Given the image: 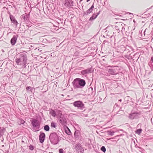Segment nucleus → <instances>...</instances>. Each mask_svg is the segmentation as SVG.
I'll return each mask as SVG.
<instances>
[{
	"label": "nucleus",
	"mask_w": 153,
	"mask_h": 153,
	"mask_svg": "<svg viewBox=\"0 0 153 153\" xmlns=\"http://www.w3.org/2000/svg\"><path fill=\"white\" fill-rule=\"evenodd\" d=\"M75 149L78 153H83L84 152V149L81 145L79 143H78L75 145Z\"/></svg>",
	"instance_id": "0eeeda50"
},
{
	"label": "nucleus",
	"mask_w": 153,
	"mask_h": 153,
	"mask_svg": "<svg viewBox=\"0 0 153 153\" xmlns=\"http://www.w3.org/2000/svg\"><path fill=\"white\" fill-rule=\"evenodd\" d=\"M95 15V14H93L89 19V21H92L96 19L97 17H96Z\"/></svg>",
	"instance_id": "aec40b11"
},
{
	"label": "nucleus",
	"mask_w": 153,
	"mask_h": 153,
	"mask_svg": "<svg viewBox=\"0 0 153 153\" xmlns=\"http://www.w3.org/2000/svg\"><path fill=\"white\" fill-rule=\"evenodd\" d=\"M5 130V129L3 127H0V136H2Z\"/></svg>",
	"instance_id": "a211bd4d"
},
{
	"label": "nucleus",
	"mask_w": 153,
	"mask_h": 153,
	"mask_svg": "<svg viewBox=\"0 0 153 153\" xmlns=\"http://www.w3.org/2000/svg\"><path fill=\"white\" fill-rule=\"evenodd\" d=\"M100 12H99L97 14L95 15L96 16V17H97V16H98V15L99 14H100Z\"/></svg>",
	"instance_id": "c756f323"
},
{
	"label": "nucleus",
	"mask_w": 153,
	"mask_h": 153,
	"mask_svg": "<svg viewBox=\"0 0 153 153\" xmlns=\"http://www.w3.org/2000/svg\"><path fill=\"white\" fill-rule=\"evenodd\" d=\"M74 88H82L85 85V81L83 79L76 78L74 79L72 82Z\"/></svg>",
	"instance_id": "f257e3e1"
},
{
	"label": "nucleus",
	"mask_w": 153,
	"mask_h": 153,
	"mask_svg": "<svg viewBox=\"0 0 153 153\" xmlns=\"http://www.w3.org/2000/svg\"><path fill=\"white\" fill-rule=\"evenodd\" d=\"M107 71L110 75H116L118 74L117 70L116 68L108 67L107 68Z\"/></svg>",
	"instance_id": "423d86ee"
},
{
	"label": "nucleus",
	"mask_w": 153,
	"mask_h": 153,
	"mask_svg": "<svg viewBox=\"0 0 153 153\" xmlns=\"http://www.w3.org/2000/svg\"><path fill=\"white\" fill-rule=\"evenodd\" d=\"M151 60L152 62L153 63V56L151 57Z\"/></svg>",
	"instance_id": "7c9ffc66"
},
{
	"label": "nucleus",
	"mask_w": 153,
	"mask_h": 153,
	"mask_svg": "<svg viewBox=\"0 0 153 153\" xmlns=\"http://www.w3.org/2000/svg\"><path fill=\"white\" fill-rule=\"evenodd\" d=\"M142 131V129H138L136 131V133L138 134V135H140V134L141 131Z\"/></svg>",
	"instance_id": "393cba45"
},
{
	"label": "nucleus",
	"mask_w": 153,
	"mask_h": 153,
	"mask_svg": "<svg viewBox=\"0 0 153 153\" xmlns=\"http://www.w3.org/2000/svg\"><path fill=\"white\" fill-rule=\"evenodd\" d=\"M31 123L33 126V129L34 131H38L39 130L40 123L37 119H33L31 121Z\"/></svg>",
	"instance_id": "20e7f679"
},
{
	"label": "nucleus",
	"mask_w": 153,
	"mask_h": 153,
	"mask_svg": "<svg viewBox=\"0 0 153 153\" xmlns=\"http://www.w3.org/2000/svg\"><path fill=\"white\" fill-rule=\"evenodd\" d=\"M73 104L74 107L78 109L83 110L85 109V105L82 101L80 100L75 101L73 103Z\"/></svg>",
	"instance_id": "39448f33"
},
{
	"label": "nucleus",
	"mask_w": 153,
	"mask_h": 153,
	"mask_svg": "<svg viewBox=\"0 0 153 153\" xmlns=\"http://www.w3.org/2000/svg\"><path fill=\"white\" fill-rule=\"evenodd\" d=\"M140 114L137 113H134L129 115V118L131 119H137L139 118Z\"/></svg>",
	"instance_id": "6e6552de"
},
{
	"label": "nucleus",
	"mask_w": 153,
	"mask_h": 153,
	"mask_svg": "<svg viewBox=\"0 0 153 153\" xmlns=\"http://www.w3.org/2000/svg\"><path fill=\"white\" fill-rule=\"evenodd\" d=\"M30 13V12H29V13ZM29 13L30 14V13Z\"/></svg>",
	"instance_id": "c9c22d12"
},
{
	"label": "nucleus",
	"mask_w": 153,
	"mask_h": 153,
	"mask_svg": "<svg viewBox=\"0 0 153 153\" xmlns=\"http://www.w3.org/2000/svg\"><path fill=\"white\" fill-rule=\"evenodd\" d=\"M62 117L59 118V120L60 123L62 125H65L66 124V120L64 118Z\"/></svg>",
	"instance_id": "4468645a"
},
{
	"label": "nucleus",
	"mask_w": 153,
	"mask_h": 153,
	"mask_svg": "<svg viewBox=\"0 0 153 153\" xmlns=\"http://www.w3.org/2000/svg\"><path fill=\"white\" fill-rule=\"evenodd\" d=\"M29 148L30 149V150H33L34 149L33 146L31 145H30L29 146Z\"/></svg>",
	"instance_id": "bb28decb"
},
{
	"label": "nucleus",
	"mask_w": 153,
	"mask_h": 153,
	"mask_svg": "<svg viewBox=\"0 0 153 153\" xmlns=\"http://www.w3.org/2000/svg\"><path fill=\"white\" fill-rule=\"evenodd\" d=\"M33 88H32V87L30 86H28L26 88V90L27 91H30L31 92H32V90H33Z\"/></svg>",
	"instance_id": "5701e85b"
},
{
	"label": "nucleus",
	"mask_w": 153,
	"mask_h": 153,
	"mask_svg": "<svg viewBox=\"0 0 153 153\" xmlns=\"http://www.w3.org/2000/svg\"><path fill=\"white\" fill-rule=\"evenodd\" d=\"M10 18L12 22L14 25H15L16 27H17L18 23L17 21L15 19L14 17L12 15H10Z\"/></svg>",
	"instance_id": "9b49d317"
},
{
	"label": "nucleus",
	"mask_w": 153,
	"mask_h": 153,
	"mask_svg": "<svg viewBox=\"0 0 153 153\" xmlns=\"http://www.w3.org/2000/svg\"><path fill=\"white\" fill-rule=\"evenodd\" d=\"M29 13H25L21 16V18L23 19L24 22H27L29 20Z\"/></svg>",
	"instance_id": "1a4fd4ad"
},
{
	"label": "nucleus",
	"mask_w": 153,
	"mask_h": 153,
	"mask_svg": "<svg viewBox=\"0 0 153 153\" xmlns=\"http://www.w3.org/2000/svg\"><path fill=\"white\" fill-rule=\"evenodd\" d=\"M119 101H120V102H121L122 101V100H121V99H120V100H119Z\"/></svg>",
	"instance_id": "2f4dec72"
},
{
	"label": "nucleus",
	"mask_w": 153,
	"mask_h": 153,
	"mask_svg": "<svg viewBox=\"0 0 153 153\" xmlns=\"http://www.w3.org/2000/svg\"><path fill=\"white\" fill-rule=\"evenodd\" d=\"M45 134L44 133L40 132L39 136V140L41 143H43L45 139Z\"/></svg>",
	"instance_id": "9d476101"
},
{
	"label": "nucleus",
	"mask_w": 153,
	"mask_h": 153,
	"mask_svg": "<svg viewBox=\"0 0 153 153\" xmlns=\"http://www.w3.org/2000/svg\"><path fill=\"white\" fill-rule=\"evenodd\" d=\"M87 0V2H88V1H90V0Z\"/></svg>",
	"instance_id": "473e14b6"
},
{
	"label": "nucleus",
	"mask_w": 153,
	"mask_h": 153,
	"mask_svg": "<svg viewBox=\"0 0 153 153\" xmlns=\"http://www.w3.org/2000/svg\"><path fill=\"white\" fill-rule=\"evenodd\" d=\"M18 36L17 35H14L13 37L11 39L10 43L13 45H14L16 42Z\"/></svg>",
	"instance_id": "ddd939ff"
},
{
	"label": "nucleus",
	"mask_w": 153,
	"mask_h": 153,
	"mask_svg": "<svg viewBox=\"0 0 153 153\" xmlns=\"http://www.w3.org/2000/svg\"><path fill=\"white\" fill-rule=\"evenodd\" d=\"M94 8V4L91 6V7L88 10L86 11L85 12H84V14L85 15H87L91 13L93 11V9Z\"/></svg>",
	"instance_id": "f8f14e48"
},
{
	"label": "nucleus",
	"mask_w": 153,
	"mask_h": 153,
	"mask_svg": "<svg viewBox=\"0 0 153 153\" xmlns=\"http://www.w3.org/2000/svg\"><path fill=\"white\" fill-rule=\"evenodd\" d=\"M56 116L59 119L63 116L62 115V112L61 111L57 110H56Z\"/></svg>",
	"instance_id": "dca6fc26"
},
{
	"label": "nucleus",
	"mask_w": 153,
	"mask_h": 153,
	"mask_svg": "<svg viewBox=\"0 0 153 153\" xmlns=\"http://www.w3.org/2000/svg\"><path fill=\"white\" fill-rule=\"evenodd\" d=\"M24 123L25 121L23 120L22 119H20L19 120L18 122V123L20 125L21 124H23Z\"/></svg>",
	"instance_id": "b1692460"
},
{
	"label": "nucleus",
	"mask_w": 153,
	"mask_h": 153,
	"mask_svg": "<svg viewBox=\"0 0 153 153\" xmlns=\"http://www.w3.org/2000/svg\"><path fill=\"white\" fill-rule=\"evenodd\" d=\"M108 135L111 136L113 135L114 134V132L113 131H108Z\"/></svg>",
	"instance_id": "4be33fe9"
},
{
	"label": "nucleus",
	"mask_w": 153,
	"mask_h": 153,
	"mask_svg": "<svg viewBox=\"0 0 153 153\" xmlns=\"http://www.w3.org/2000/svg\"><path fill=\"white\" fill-rule=\"evenodd\" d=\"M125 31V28H124L123 27H122V31L123 32V31Z\"/></svg>",
	"instance_id": "c85d7f7f"
},
{
	"label": "nucleus",
	"mask_w": 153,
	"mask_h": 153,
	"mask_svg": "<svg viewBox=\"0 0 153 153\" xmlns=\"http://www.w3.org/2000/svg\"><path fill=\"white\" fill-rule=\"evenodd\" d=\"M8 153L7 152V153Z\"/></svg>",
	"instance_id": "4c0bfd02"
},
{
	"label": "nucleus",
	"mask_w": 153,
	"mask_h": 153,
	"mask_svg": "<svg viewBox=\"0 0 153 153\" xmlns=\"http://www.w3.org/2000/svg\"><path fill=\"white\" fill-rule=\"evenodd\" d=\"M49 139L51 143L54 145L57 144L60 140L59 136L55 132L50 134Z\"/></svg>",
	"instance_id": "7ed1b4c3"
},
{
	"label": "nucleus",
	"mask_w": 153,
	"mask_h": 153,
	"mask_svg": "<svg viewBox=\"0 0 153 153\" xmlns=\"http://www.w3.org/2000/svg\"><path fill=\"white\" fill-rule=\"evenodd\" d=\"M56 110H53L51 109L50 111V114L53 117H55L56 116Z\"/></svg>",
	"instance_id": "f3484780"
},
{
	"label": "nucleus",
	"mask_w": 153,
	"mask_h": 153,
	"mask_svg": "<svg viewBox=\"0 0 153 153\" xmlns=\"http://www.w3.org/2000/svg\"><path fill=\"white\" fill-rule=\"evenodd\" d=\"M101 150L104 152H105L106 151V149L105 146H102L101 148Z\"/></svg>",
	"instance_id": "a878e982"
},
{
	"label": "nucleus",
	"mask_w": 153,
	"mask_h": 153,
	"mask_svg": "<svg viewBox=\"0 0 153 153\" xmlns=\"http://www.w3.org/2000/svg\"><path fill=\"white\" fill-rule=\"evenodd\" d=\"M134 22H135V21L134 20Z\"/></svg>",
	"instance_id": "f704fd0d"
},
{
	"label": "nucleus",
	"mask_w": 153,
	"mask_h": 153,
	"mask_svg": "<svg viewBox=\"0 0 153 153\" xmlns=\"http://www.w3.org/2000/svg\"><path fill=\"white\" fill-rule=\"evenodd\" d=\"M59 153H64V151L62 149H59Z\"/></svg>",
	"instance_id": "cd10ccee"
},
{
	"label": "nucleus",
	"mask_w": 153,
	"mask_h": 153,
	"mask_svg": "<svg viewBox=\"0 0 153 153\" xmlns=\"http://www.w3.org/2000/svg\"><path fill=\"white\" fill-rule=\"evenodd\" d=\"M134 143H135V141H134Z\"/></svg>",
	"instance_id": "72a5a7b5"
},
{
	"label": "nucleus",
	"mask_w": 153,
	"mask_h": 153,
	"mask_svg": "<svg viewBox=\"0 0 153 153\" xmlns=\"http://www.w3.org/2000/svg\"><path fill=\"white\" fill-rule=\"evenodd\" d=\"M30 13V12H29V13ZM29 13L30 14V13Z\"/></svg>",
	"instance_id": "e433bc0d"
},
{
	"label": "nucleus",
	"mask_w": 153,
	"mask_h": 153,
	"mask_svg": "<svg viewBox=\"0 0 153 153\" xmlns=\"http://www.w3.org/2000/svg\"><path fill=\"white\" fill-rule=\"evenodd\" d=\"M44 129L46 131H48L50 130V128L48 125H46L44 126Z\"/></svg>",
	"instance_id": "412c9836"
},
{
	"label": "nucleus",
	"mask_w": 153,
	"mask_h": 153,
	"mask_svg": "<svg viewBox=\"0 0 153 153\" xmlns=\"http://www.w3.org/2000/svg\"><path fill=\"white\" fill-rule=\"evenodd\" d=\"M51 126L52 128H56L57 127V124L54 122H52L51 123Z\"/></svg>",
	"instance_id": "6ab92c4d"
},
{
	"label": "nucleus",
	"mask_w": 153,
	"mask_h": 153,
	"mask_svg": "<svg viewBox=\"0 0 153 153\" xmlns=\"http://www.w3.org/2000/svg\"><path fill=\"white\" fill-rule=\"evenodd\" d=\"M27 60L26 55L22 54L21 55L20 58L16 59V62L17 65H20L21 66L25 68L27 64Z\"/></svg>",
	"instance_id": "f03ea898"
},
{
	"label": "nucleus",
	"mask_w": 153,
	"mask_h": 153,
	"mask_svg": "<svg viewBox=\"0 0 153 153\" xmlns=\"http://www.w3.org/2000/svg\"><path fill=\"white\" fill-rule=\"evenodd\" d=\"M91 73V70L90 68L82 71L81 73L83 75L88 74Z\"/></svg>",
	"instance_id": "2eb2a0df"
}]
</instances>
